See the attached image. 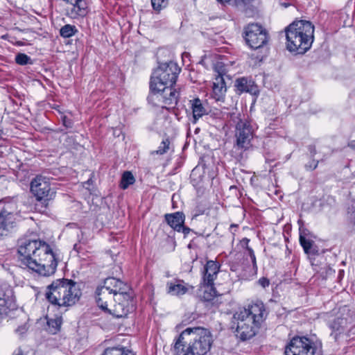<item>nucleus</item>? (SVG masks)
<instances>
[{
  "label": "nucleus",
  "instance_id": "f257e3e1",
  "mask_svg": "<svg viewBox=\"0 0 355 355\" xmlns=\"http://www.w3.org/2000/svg\"><path fill=\"white\" fill-rule=\"evenodd\" d=\"M18 252L21 266L40 276L49 277L55 272L58 261L50 245L40 240L20 241Z\"/></svg>",
  "mask_w": 355,
  "mask_h": 355
},
{
  "label": "nucleus",
  "instance_id": "f03ea898",
  "mask_svg": "<svg viewBox=\"0 0 355 355\" xmlns=\"http://www.w3.org/2000/svg\"><path fill=\"white\" fill-rule=\"evenodd\" d=\"M213 343L210 331L201 327L187 328L174 345L178 355H206Z\"/></svg>",
  "mask_w": 355,
  "mask_h": 355
},
{
  "label": "nucleus",
  "instance_id": "7ed1b4c3",
  "mask_svg": "<svg viewBox=\"0 0 355 355\" xmlns=\"http://www.w3.org/2000/svg\"><path fill=\"white\" fill-rule=\"evenodd\" d=\"M266 315L264 304L261 302H256L248 309L236 311L233 315V322L236 324V336L241 340L252 338Z\"/></svg>",
  "mask_w": 355,
  "mask_h": 355
},
{
  "label": "nucleus",
  "instance_id": "20e7f679",
  "mask_svg": "<svg viewBox=\"0 0 355 355\" xmlns=\"http://www.w3.org/2000/svg\"><path fill=\"white\" fill-rule=\"evenodd\" d=\"M314 26L308 21L293 22L286 29L287 49L289 51L304 53L308 51L314 39Z\"/></svg>",
  "mask_w": 355,
  "mask_h": 355
},
{
  "label": "nucleus",
  "instance_id": "39448f33",
  "mask_svg": "<svg viewBox=\"0 0 355 355\" xmlns=\"http://www.w3.org/2000/svg\"><path fill=\"white\" fill-rule=\"evenodd\" d=\"M81 292L76 282L67 279H58L47 286L46 298L52 304L58 306H68L74 304L80 298Z\"/></svg>",
  "mask_w": 355,
  "mask_h": 355
},
{
  "label": "nucleus",
  "instance_id": "423d86ee",
  "mask_svg": "<svg viewBox=\"0 0 355 355\" xmlns=\"http://www.w3.org/2000/svg\"><path fill=\"white\" fill-rule=\"evenodd\" d=\"M180 69L175 62L161 63L153 71L150 82V89L173 86L177 80Z\"/></svg>",
  "mask_w": 355,
  "mask_h": 355
},
{
  "label": "nucleus",
  "instance_id": "0eeeda50",
  "mask_svg": "<svg viewBox=\"0 0 355 355\" xmlns=\"http://www.w3.org/2000/svg\"><path fill=\"white\" fill-rule=\"evenodd\" d=\"M20 210L15 199L0 202V236H6L14 227Z\"/></svg>",
  "mask_w": 355,
  "mask_h": 355
},
{
  "label": "nucleus",
  "instance_id": "6e6552de",
  "mask_svg": "<svg viewBox=\"0 0 355 355\" xmlns=\"http://www.w3.org/2000/svg\"><path fill=\"white\" fill-rule=\"evenodd\" d=\"M179 92L173 86L150 89L148 101L154 106L169 109L174 107L178 100Z\"/></svg>",
  "mask_w": 355,
  "mask_h": 355
},
{
  "label": "nucleus",
  "instance_id": "1a4fd4ad",
  "mask_svg": "<svg viewBox=\"0 0 355 355\" xmlns=\"http://www.w3.org/2000/svg\"><path fill=\"white\" fill-rule=\"evenodd\" d=\"M245 40L247 44L254 49H257L268 42L267 31L257 23L248 24L244 29Z\"/></svg>",
  "mask_w": 355,
  "mask_h": 355
},
{
  "label": "nucleus",
  "instance_id": "9d476101",
  "mask_svg": "<svg viewBox=\"0 0 355 355\" xmlns=\"http://www.w3.org/2000/svg\"><path fill=\"white\" fill-rule=\"evenodd\" d=\"M313 343L306 337H295L286 347L285 355H314Z\"/></svg>",
  "mask_w": 355,
  "mask_h": 355
},
{
  "label": "nucleus",
  "instance_id": "9b49d317",
  "mask_svg": "<svg viewBox=\"0 0 355 355\" xmlns=\"http://www.w3.org/2000/svg\"><path fill=\"white\" fill-rule=\"evenodd\" d=\"M31 191L37 200H49L54 198L55 192L51 189L49 178L37 176L31 183Z\"/></svg>",
  "mask_w": 355,
  "mask_h": 355
},
{
  "label": "nucleus",
  "instance_id": "f8f14e48",
  "mask_svg": "<svg viewBox=\"0 0 355 355\" xmlns=\"http://www.w3.org/2000/svg\"><path fill=\"white\" fill-rule=\"evenodd\" d=\"M236 146L241 150H248L251 146L253 138V129L248 121L240 120L236 126Z\"/></svg>",
  "mask_w": 355,
  "mask_h": 355
},
{
  "label": "nucleus",
  "instance_id": "ddd939ff",
  "mask_svg": "<svg viewBox=\"0 0 355 355\" xmlns=\"http://www.w3.org/2000/svg\"><path fill=\"white\" fill-rule=\"evenodd\" d=\"M114 302L107 311L116 318L125 317L134 310L132 297L129 292L123 295L122 300H117L115 297Z\"/></svg>",
  "mask_w": 355,
  "mask_h": 355
},
{
  "label": "nucleus",
  "instance_id": "4468645a",
  "mask_svg": "<svg viewBox=\"0 0 355 355\" xmlns=\"http://www.w3.org/2000/svg\"><path fill=\"white\" fill-rule=\"evenodd\" d=\"M101 288L102 294L112 293L117 300H122L123 295L128 293L130 287L119 279L108 277L105 279Z\"/></svg>",
  "mask_w": 355,
  "mask_h": 355
},
{
  "label": "nucleus",
  "instance_id": "2eb2a0df",
  "mask_svg": "<svg viewBox=\"0 0 355 355\" xmlns=\"http://www.w3.org/2000/svg\"><path fill=\"white\" fill-rule=\"evenodd\" d=\"M222 68L223 67L219 66V64L216 67V71L218 74L216 76L213 82L211 96L216 101L223 102L227 92V87L223 78L225 70Z\"/></svg>",
  "mask_w": 355,
  "mask_h": 355
},
{
  "label": "nucleus",
  "instance_id": "dca6fc26",
  "mask_svg": "<svg viewBox=\"0 0 355 355\" xmlns=\"http://www.w3.org/2000/svg\"><path fill=\"white\" fill-rule=\"evenodd\" d=\"M219 265L214 261H208L202 270V284H214L219 272Z\"/></svg>",
  "mask_w": 355,
  "mask_h": 355
},
{
  "label": "nucleus",
  "instance_id": "f3484780",
  "mask_svg": "<svg viewBox=\"0 0 355 355\" xmlns=\"http://www.w3.org/2000/svg\"><path fill=\"white\" fill-rule=\"evenodd\" d=\"M71 6L67 9V15L71 19L84 17L87 15V3L85 0H75L70 4Z\"/></svg>",
  "mask_w": 355,
  "mask_h": 355
},
{
  "label": "nucleus",
  "instance_id": "a211bd4d",
  "mask_svg": "<svg viewBox=\"0 0 355 355\" xmlns=\"http://www.w3.org/2000/svg\"><path fill=\"white\" fill-rule=\"evenodd\" d=\"M164 218L166 223L174 230L180 232L181 225H184L185 216L183 212L177 211L172 214H166Z\"/></svg>",
  "mask_w": 355,
  "mask_h": 355
},
{
  "label": "nucleus",
  "instance_id": "6ab92c4d",
  "mask_svg": "<svg viewBox=\"0 0 355 355\" xmlns=\"http://www.w3.org/2000/svg\"><path fill=\"white\" fill-rule=\"evenodd\" d=\"M167 292L171 295H182L188 291L187 284L180 279H175L166 284Z\"/></svg>",
  "mask_w": 355,
  "mask_h": 355
},
{
  "label": "nucleus",
  "instance_id": "aec40b11",
  "mask_svg": "<svg viewBox=\"0 0 355 355\" xmlns=\"http://www.w3.org/2000/svg\"><path fill=\"white\" fill-rule=\"evenodd\" d=\"M191 108L192 109L193 117L196 123L198 119L208 114L207 107L203 104L202 101L198 98H194L189 101Z\"/></svg>",
  "mask_w": 355,
  "mask_h": 355
},
{
  "label": "nucleus",
  "instance_id": "412c9836",
  "mask_svg": "<svg viewBox=\"0 0 355 355\" xmlns=\"http://www.w3.org/2000/svg\"><path fill=\"white\" fill-rule=\"evenodd\" d=\"M96 293V300L98 306L101 309L107 311L111 305V302L114 301V295L109 292H107V294H102L101 287L97 288Z\"/></svg>",
  "mask_w": 355,
  "mask_h": 355
},
{
  "label": "nucleus",
  "instance_id": "4be33fe9",
  "mask_svg": "<svg viewBox=\"0 0 355 355\" xmlns=\"http://www.w3.org/2000/svg\"><path fill=\"white\" fill-rule=\"evenodd\" d=\"M12 293V290L8 286H0V315L7 312Z\"/></svg>",
  "mask_w": 355,
  "mask_h": 355
},
{
  "label": "nucleus",
  "instance_id": "5701e85b",
  "mask_svg": "<svg viewBox=\"0 0 355 355\" xmlns=\"http://www.w3.org/2000/svg\"><path fill=\"white\" fill-rule=\"evenodd\" d=\"M234 86L240 92H252L254 82L243 77L236 80Z\"/></svg>",
  "mask_w": 355,
  "mask_h": 355
},
{
  "label": "nucleus",
  "instance_id": "b1692460",
  "mask_svg": "<svg viewBox=\"0 0 355 355\" xmlns=\"http://www.w3.org/2000/svg\"><path fill=\"white\" fill-rule=\"evenodd\" d=\"M300 243L306 254H315L318 253V250H316V246L314 245L313 241L306 239L302 234L300 236Z\"/></svg>",
  "mask_w": 355,
  "mask_h": 355
},
{
  "label": "nucleus",
  "instance_id": "393cba45",
  "mask_svg": "<svg viewBox=\"0 0 355 355\" xmlns=\"http://www.w3.org/2000/svg\"><path fill=\"white\" fill-rule=\"evenodd\" d=\"M217 296L214 284H203V293L201 297L207 302L212 301Z\"/></svg>",
  "mask_w": 355,
  "mask_h": 355
},
{
  "label": "nucleus",
  "instance_id": "a878e982",
  "mask_svg": "<svg viewBox=\"0 0 355 355\" xmlns=\"http://www.w3.org/2000/svg\"><path fill=\"white\" fill-rule=\"evenodd\" d=\"M102 355H135L132 351L125 349L123 347H113L106 348Z\"/></svg>",
  "mask_w": 355,
  "mask_h": 355
},
{
  "label": "nucleus",
  "instance_id": "bb28decb",
  "mask_svg": "<svg viewBox=\"0 0 355 355\" xmlns=\"http://www.w3.org/2000/svg\"><path fill=\"white\" fill-rule=\"evenodd\" d=\"M62 322V319L61 316L56 315L53 318H49L47 324L49 331L53 334H56L60 330Z\"/></svg>",
  "mask_w": 355,
  "mask_h": 355
},
{
  "label": "nucleus",
  "instance_id": "cd10ccee",
  "mask_svg": "<svg viewBox=\"0 0 355 355\" xmlns=\"http://www.w3.org/2000/svg\"><path fill=\"white\" fill-rule=\"evenodd\" d=\"M135 178L130 171H125L121 177L120 187L123 189H126L130 185L135 183Z\"/></svg>",
  "mask_w": 355,
  "mask_h": 355
},
{
  "label": "nucleus",
  "instance_id": "c85d7f7f",
  "mask_svg": "<svg viewBox=\"0 0 355 355\" xmlns=\"http://www.w3.org/2000/svg\"><path fill=\"white\" fill-rule=\"evenodd\" d=\"M78 32L75 26L71 24H66L63 26L60 30V35L64 38L72 37Z\"/></svg>",
  "mask_w": 355,
  "mask_h": 355
},
{
  "label": "nucleus",
  "instance_id": "c756f323",
  "mask_svg": "<svg viewBox=\"0 0 355 355\" xmlns=\"http://www.w3.org/2000/svg\"><path fill=\"white\" fill-rule=\"evenodd\" d=\"M15 62L20 65L32 64L31 58L25 53H18L15 57Z\"/></svg>",
  "mask_w": 355,
  "mask_h": 355
},
{
  "label": "nucleus",
  "instance_id": "7c9ffc66",
  "mask_svg": "<svg viewBox=\"0 0 355 355\" xmlns=\"http://www.w3.org/2000/svg\"><path fill=\"white\" fill-rule=\"evenodd\" d=\"M170 141L168 139L163 140L158 147L157 150L154 151L153 153L157 155H164L169 149Z\"/></svg>",
  "mask_w": 355,
  "mask_h": 355
},
{
  "label": "nucleus",
  "instance_id": "2f4dec72",
  "mask_svg": "<svg viewBox=\"0 0 355 355\" xmlns=\"http://www.w3.org/2000/svg\"><path fill=\"white\" fill-rule=\"evenodd\" d=\"M151 4L155 10L160 11L166 7L168 0H151Z\"/></svg>",
  "mask_w": 355,
  "mask_h": 355
},
{
  "label": "nucleus",
  "instance_id": "473e14b6",
  "mask_svg": "<svg viewBox=\"0 0 355 355\" xmlns=\"http://www.w3.org/2000/svg\"><path fill=\"white\" fill-rule=\"evenodd\" d=\"M258 284L263 288H266L270 284V281L266 277H261L259 279Z\"/></svg>",
  "mask_w": 355,
  "mask_h": 355
},
{
  "label": "nucleus",
  "instance_id": "72a5a7b5",
  "mask_svg": "<svg viewBox=\"0 0 355 355\" xmlns=\"http://www.w3.org/2000/svg\"><path fill=\"white\" fill-rule=\"evenodd\" d=\"M27 329H28L27 326L26 324H24L22 326L19 327L16 329V333L20 336H22L23 334H24L26 332Z\"/></svg>",
  "mask_w": 355,
  "mask_h": 355
},
{
  "label": "nucleus",
  "instance_id": "f704fd0d",
  "mask_svg": "<svg viewBox=\"0 0 355 355\" xmlns=\"http://www.w3.org/2000/svg\"><path fill=\"white\" fill-rule=\"evenodd\" d=\"M63 124L67 128H71L72 125V122L70 119H67L66 116H64L63 119Z\"/></svg>",
  "mask_w": 355,
  "mask_h": 355
},
{
  "label": "nucleus",
  "instance_id": "c9c22d12",
  "mask_svg": "<svg viewBox=\"0 0 355 355\" xmlns=\"http://www.w3.org/2000/svg\"><path fill=\"white\" fill-rule=\"evenodd\" d=\"M191 231V229L187 227H184V225H181L180 232H182L184 236H187Z\"/></svg>",
  "mask_w": 355,
  "mask_h": 355
},
{
  "label": "nucleus",
  "instance_id": "e433bc0d",
  "mask_svg": "<svg viewBox=\"0 0 355 355\" xmlns=\"http://www.w3.org/2000/svg\"><path fill=\"white\" fill-rule=\"evenodd\" d=\"M349 220L350 223L355 226V211L349 213Z\"/></svg>",
  "mask_w": 355,
  "mask_h": 355
},
{
  "label": "nucleus",
  "instance_id": "4c0bfd02",
  "mask_svg": "<svg viewBox=\"0 0 355 355\" xmlns=\"http://www.w3.org/2000/svg\"><path fill=\"white\" fill-rule=\"evenodd\" d=\"M318 163V162L313 160L311 162V163L310 164V165H306V167L309 169L313 170L317 167Z\"/></svg>",
  "mask_w": 355,
  "mask_h": 355
},
{
  "label": "nucleus",
  "instance_id": "58836bf2",
  "mask_svg": "<svg viewBox=\"0 0 355 355\" xmlns=\"http://www.w3.org/2000/svg\"><path fill=\"white\" fill-rule=\"evenodd\" d=\"M234 4L239 5L241 3L246 4L250 2V0H232Z\"/></svg>",
  "mask_w": 355,
  "mask_h": 355
},
{
  "label": "nucleus",
  "instance_id": "ea45409f",
  "mask_svg": "<svg viewBox=\"0 0 355 355\" xmlns=\"http://www.w3.org/2000/svg\"><path fill=\"white\" fill-rule=\"evenodd\" d=\"M14 355H24L22 349L21 348H18L15 352Z\"/></svg>",
  "mask_w": 355,
  "mask_h": 355
},
{
  "label": "nucleus",
  "instance_id": "a19ab883",
  "mask_svg": "<svg viewBox=\"0 0 355 355\" xmlns=\"http://www.w3.org/2000/svg\"><path fill=\"white\" fill-rule=\"evenodd\" d=\"M348 146L352 149L355 150V140L352 141L349 143Z\"/></svg>",
  "mask_w": 355,
  "mask_h": 355
},
{
  "label": "nucleus",
  "instance_id": "79ce46f5",
  "mask_svg": "<svg viewBox=\"0 0 355 355\" xmlns=\"http://www.w3.org/2000/svg\"><path fill=\"white\" fill-rule=\"evenodd\" d=\"M251 259H252V261L254 264H255L256 263V257H255V255H254V254H252V255H250Z\"/></svg>",
  "mask_w": 355,
  "mask_h": 355
},
{
  "label": "nucleus",
  "instance_id": "37998d69",
  "mask_svg": "<svg viewBox=\"0 0 355 355\" xmlns=\"http://www.w3.org/2000/svg\"><path fill=\"white\" fill-rule=\"evenodd\" d=\"M251 259H252V261L254 264H255L256 263V257H255V255H254V254H252V255H250Z\"/></svg>",
  "mask_w": 355,
  "mask_h": 355
},
{
  "label": "nucleus",
  "instance_id": "c03bdc74",
  "mask_svg": "<svg viewBox=\"0 0 355 355\" xmlns=\"http://www.w3.org/2000/svg\"><path fill=\"white\" fill-rule=\"evenodd\" d=\"M247 250H248V251L249 255H252V254H254V251L252 250V248H250L248 247V248H247Z\"/></svg>",
  "mask_w": 355,
  "mask_h": 355
},
{
  "label": "nucleus",
  "instance_id": "a18cd8bd",
  "mask_svg": "<svg viewBox=\"0 0 355 355\" xmlns=\"http://www.w3.org/2000/svg\"><path fill=\"white\" fill-rule=\"evenodd\" d=\"M217 1L220 3H228V2L232 1V0H217Z\"/></svg>",
  "mask_w": 355,
  "mask_h": 355
},
{
  "label": "nucleus",
  "instance_id": "49530a36",
  "mask_svg": "<svg viewBox=\"0 0 355 355\" xmlns=\"http://www.w3.org/2000/svg\"><path fill=\"white\" fill-rule=\"evenodd\" d=\"M243 241H245V243H246V244H248V243L249 242V239H245L243 240Z\"/></svg>",
  "mask_w": 355,
  "mask_h": 355
},
{
  "label": "nucleus",
  "instance_id": "de8ad7c7",
  "mask_svg": "<svg viewBox=\"0 0 355 355\" xmlns=\"http://www.w3.org/2000/svg\"><path fill=\"white\" fill-rule=\"evenodd\" d=\"M90 181H91V180H87V183L89 184L90 182Z\"/></svg>",
  "mask_w": 355,
  "mask_h": 355
}]
</instances>
